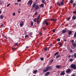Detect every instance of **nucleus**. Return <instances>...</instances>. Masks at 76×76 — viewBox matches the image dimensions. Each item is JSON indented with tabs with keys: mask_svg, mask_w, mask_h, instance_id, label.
Masks as SVG:
<instances>
[{
	"mask_svg": "<svg viewBox=\"0 0 76 76\" xmlns=\"http://www.w3.org/2000/svg\"><path fill=\"white\" fill-rule=\"evenodd\" d=\"M71 68L74 70L76 69V65L74 64H71Z\"/></svg>",
	"mask_w": 76,
	"mask_h": 76,
	"instance_id": "nucleus-1",
	"label": "nucleus"
},
{
	"mask_svg": "<svg viewBox=\"0 0 76 76\" xmlns=\"http://www.w3.org/2000/svg\"><path fill=\"white\" fill-rule=\"evenodd\" d=\"M33 3V1L30 0H29L27 4L28 5H30V6H31L32 5V3Z\"/></svg>",
	"mask_w": 76,
	"mask_h": 76,
	"instance_id": "nucleus-2",
	"label": "nucleus"
},
{
	"mask_svg": "<svg viewBox=\"0 0 76 76\" xmlns=\"http://www.w3.org/2000/svg\"><path fill=\"white\" fill-rule=\"evenodd\" d=\"M24 22L22 21L20 23V27H22L23 26V24Z\"/></svg>",
	"mask_w": 76,
	"mask_h": 76,
	"instance_id": "nucleus-3",
	"label": "nucleus"
},
{
	"mask_svg": "<svg viewBox=\"0 0 76 76\" xmlns=\"http://www.w3.org/2000/svg\"><path fill=\"white\" fill-rule=\"evenodd\" d=\"M39 5H36L35 8L34 9L35 11H37V10H38L39 8Z\"/></svg>",
	"mask_w": 76,
	"mask_h": 76,
	"instance_id": "nucleus-4",
	"label": "nucleus"
},
{
	"mask_svg": "<svg viewBox=\"0 0 76 76\" xmlns=\"http://www.w3.org/2000/svg\"><path fill=\"white\" fill-rule=\"evenodd\" d=\"M71 72V69H67L66 71V73H70Z\"/></svg>",
	"mask_w": 76,
	"mask_h": 76,
	"instance_id": "nucleus-5",
	"label": "nucleus"
},
{
	"mask_svg": "<svg viewBox=\"0 0 76 76\" xmlns=\"http://www.w3.org/2000/svg\"><path fill=\"white\" fill-rule=\"evenodd\" d=\"M56 67L57 69H60L62 67V66L61 65H57L56 66Z\"/></svg>",
	"mask_w": 76,
	"mask_h": 76,
	"instance_id": "nucleus-6",
	"label": "nucleus"
},
{
	"mask_svg": "<svg viewBox=\"0 0 76 76\" xmlns=\"http://www.w3.org/2000/svg\"><path fill=\"white\" fill-rule=\"evenodd\" d=\"M51 69V67L50 66H48L46 67V69H47L48 70H50Z\"/></svg>",
	"mask_w": 76,
	"mask_h": 76,
	"instance_id": "nucleus-7",
	"label": "nucleus"
},
{
	"mask_svg": "<svg viewBox=\"0 0 76 76\" xmlns=\"http://www.w3.org/2000/svg\"><path fill=\"white\" fill-rule=\"evenodd\" d=\"M50 72H47L46 73V74H45V76H48L50 74Z\"/></svg>",
	"mask_w": 76,
	"mask_h": 76,
	"instance_id": "nucleus-8",
	"label": "nucleus"
},
{
	"mask_svg": "<svg viewBox=\"0 0 76 76\" xmlns=\"http://www.w3.org/2000/svg\"><path fill=\"white\" fill-rule=\"evenodd\" d=\"M65 71H63L61 73V74H60L61 75H65Z\"/></svg>",
	"mask_w": 76,
	"mask_h": 76,
	"instance_id": "nucleus-9",
	"label": "nucleus"
},
{
	"mask_svg": "<svg viewBox=\"0 0 76 76\" xmlns=\"http://www.w3.org/2000/svg\"><path fill=\"white\" fill-rule=\"evenodd\" d=\"M67 31V30L65 29H64L62 31V33L63 34H64L66 33Z\"/></svg>",
	"mask_w": 76,
	"mask_h": 76,
	"instance_id": "nucleus-10",
	"label": "nucleus"
},
{
	"mask_svg": "<svg viewBox=\"0 0 76 76\" xmlns=\"http://www.w3.org/2000/svg\"><path fill=\"white\" fill-rule=\"evenodd\" d=\"M64 1H61V6H64Z\"/></svg>",
	"mask_w": 76,
	"mask_h": 76,
	"instance_id": "nucleus-11",
	"label": "nucleus"
},
{
	"mask_svg": "<svg viewBox=\"0 0 76 76\" xmlns=\"http://www.w3.org/2000/svg\"><path fill=\"white\" fill-rule=\"evenodd\" d=\"M72 31H69L68 33V34H69V35H71V34H72Z\"/></svg>",
	"mask_w": 76,
	"mask_h": 76,
	"instance_id": "nucleus-12",
	"label": "nucleus"
},
{
	"mask_svg": "<svg viewBox=\"0 0 76 76\" xmlns=\"http://www.w3.org/2000/svg\"><path fill=\"white\" fill-rule=\"evenodd\" d=\"M44 23H46V25H47V26L48 25V23L47 21H44Z\"/></svg>",
	"mask_w": 76,
	"mask_h": 76,
	"instance_id": "nucleus-13",
	"label": "nucleus"
},
{
	"mask_svg": "<svg viewBox=\"0 0 76 76\" xmlns=\"http://www.w3.org/2000/svg\"><path fill=\"white\" fill-rule=\"evenodd\" d=\"M72 19H73V20H76V16H73L72 17Z\"/></svg>",
	"mask_w": 76,
	"mask_h": 76,
	"instance_id": "nucleus-14",
	"label": "nucleus"
},
{
	"mask_svg": "<svg viewBox=\"0 0 76 76\" xmlns=\"http://www.w3.org/2000/svg\"><path fill=\"white\" fill-rule=\"evenodd\" d=\"M36 3H34L32 5V8H35V5H36Z\"/></svg>",
	"mask_w": 76,
	"mask_h": 76,
	"instance_id": "nucleus-15",
	"label": "nucleus"
},
{
	"mask_svg": "<svg viewBox=\"0 0 76 76\" xmlns=\"http://www.w3.org/2000/svg\"><path fill=\"white\" fill-rule=\"evenodd\" d=\"M49 70H48V69H45L44 70H43V72H47V71Z\"/></svg>",
	"mask_w": 76,
	"mask_h": 76,
	"instance_id": "nucleus-16",
	"label": "nucleus"
},
{
	"mask_svg": "<svg viewBox=\"0 0 76 76\" xmlns=\"http://www.w3.org/2000/svg\"><path fill=\"white\" fill-rule=\"evenodd\" d=\"M37 70H34L33 73V74H35V73H37Z\"/></svg>",
	"mask_w": 76,
	"mask_h": 76,
	"instance_id": "nucleus-17",
	"label": "nucleus"
},
{
	"mask_svg": "<svg viewBox=\"0 0 76 76\" xmlns=\"http://www.w3.org/2000/svg\"><path fill=\"white\" fill-rule=\"evenodd\" d=\"M60 57V55L58 54V56H57L56 57V58H58Z\"/></svg>",
	"mask_w": 76,
	"mask_h": 76,
	"instance_id": "nucleus-18",
	"label": "nucleus"
},
{
	"mask_svg": "<svg viewBox=\"0 0 76 76\" xmlns=\"http://www.w3.org/2000/svg\"><path fill=\"white\" fill-rule=\"evenodd\" d=\"M53 59H52L50 61V63H52L53 62Z\"/></svg>",
	"mask_w": 76,
	"mask_h": 76,
	"instance_id": "nucleus-19",
	"label": "nucleus"
},
{
	"mask_svg": "<svg viewBox=\"0 0 76 76\" xmlns=\"http://www.w3.org/2000/svg\"><path fill=\"white\" fill-rule=\"evenodd\" d=\"M34 23L33 21H31V26H33V25Z\"/></svg>",
	"mask_w": 76,
	"mask_h": 76,
	"instance_id": "nucleus-20",
	"label": "nucleus"
},
{
	"mask_svg": "<svg viewBox=\"0 0 76 76\" xmlns=\"http://www.w3.org/2000/svg\"><path fill=\"white\" fill-rule=\"evenodd\" d=\"M44 7V4H41L40 5V7Z\"/></svg>",
	"mask_w": 76,
	"mask_h": 76,
	"instance_id": "nucleus-21",
	"label": "nucleus"
},
{
	"mask_svg": "<svg viewBox=\"0 0 76 76\" xmlns=\"http://www.w3.org/2000/svg\"><path fill=\"white\" fill-rule=\"evenodd\" d=\"M57 4L58 5V6H61V4L59 2H57Z\"/></svg>",
	"mask_w": 76,
	"mask_h": 76,
	"instance_id": "nucleus-22",
	"label": "nucleus"
},
{
	"mask_svg": "<svg viewBox=\"0 0 76 76\" xmlns=\"http://www.w3.org/2000/svg\"><path fill=\"white\" fill-rule=\"evenodd\" d=\"M59 53L58 52H57L56 53H55L54 54V56H56Z\"/></svg>",
	"mask_w": 76,
	"mask_h": 76,
	"instance_id": "nucleus-23",
	"label": "nucleus"
},
{
	"mask_svg": "<svg viewBox=\"0 0 76 76\" xmlns=\"http://www.w3.org/2000/svg\"><path fill=\"white\" fill-rule=\"evenodd\" d=\"M0 18L1 19H3V16L2 15H1V16H0Z\"/></svg>",
	"mask_w": 76,
	"mask_h": 76,
	"instance_id": "nucleus-24",
	"label": "nucleus"
},
{
	"mask_svg": "<svg viewBox=\"0 0 76 76\" xmlns=\"http://www.w3.org/2000/svg\"><path fill=\"white\" fill-rule=\"evenodd\" d=\"M73 2H74V1H73L72 0H71L70 1V3H71V4H72Z\"/></svg>",
	"mask_w": 76,
	"mask_h": 76,
	"instance_id": "nucleus-25",
	"label": "nucleus"
},
{
	"mask_svg": "<svg viewBox=\"0 0 76 76\" xmlns=\"http://www.w3.org/2000/svg\"><path fill=\"white\" fill-rule=\"evenodd\" d=\"M52 21H54V22H56V20L55 19H52Z\"/></svg>",
	"mask_w": 76,
	"mask_h": 76,
	"instance_id": "nucleus-26",
	"label": "nucleus"
},
{
	"mask_svg": "<svg viewBox=\"0 0 76 76\" xmlns=\"http://www.w3.org/2000/svg\"><path fill=\"white\" fill-rule=\"evenodd\" d=\"M73 45L74 46V47H76V43H73Z\"/></svg>",
	"mask_w": 76,
	"mask_h": 76,
	"instance_id": "nucleus-27",
	"label": "nucleus"
},
{
	"mask_svg": "<svg viewBox=\"0 0 76 76\" xmlns=\"http://www.w3.org/2000/svg\"><path fill=\"white\" fill-rule=\"evenodd\" d=\"M42 3L45 4V0H42Z\"/></svg>",
	"mask_w": 76,
	"mask_h": 76,
	"instance_id": "nucleus-28",
	"label": "nucleus"
},
{
	"mask_svg": "<svg viewBox=\"0 0 76 76\" xmlns=\"http://www.w3.org/2000/svg\"><path fill=\"white\" fill-rule=\"evenodd\" d=\"M15 49H16V50L17 49H18V48H12V50H14Z\"/></svg>",
	"mask_w": 76,
	"mask_h": 76,
	"instance_id": "nucleus-29",
	"label": "nucleus"
},
{
	"mask_svg": "<svg viewBox=\"0 0 76 76\" xmlns=\"http://www.w3.org/2000/svg\"><path fill=\"white\" fill-rule=\"evenodd\" d=\"M33 35V33L32 32H30V33H29V35Z\"/></svg>",
	"mask_w": 76,
	"mask_h": 76,
	"instance_id": "nucleus-30",
	"label": "nucleus"
},
{
	"mask_svg": "<svg viewBox=\"0 0 76 76\" xmlns=\"http://www.w3.org/2000/svg\"><path fill=\"white\" fill-rule=\"evenodd\" d=\"M74 37L75 38L76 37V32H75V34H74Z\"/></svg>",
	"mask_w": 76,
	"mask_h": 76,
	"instance_id": "nucleus-31",
	"label": "nucleus"
},
{
	"mask_svg": "<svg viewBox=\"0 0 76 76\" xmlns=\"http://www.w3.org/2000/svg\"><path fill=\"white\" fill-rule=\"evenodd\" d=\"M28 37H29V36H28V35H26L25 36V38H28Z\"/></svg>",
	"mask_w": 76,
	"mask_h": 76,
	"instance_id": "nucleus-32",
	"label": "nucleus"
},
{
	"mask_svg": "<svg viewBox=\"0 0 76 76\" xmlns=\"http://www.w3.org/2000/svg\"><path fill=\"white\" fill-rule=\"evenodd\" d=\"M47 47L44 48V51H47Z\"/></svg>",
	"mask_w": 76,
	"mask_h": 76,
	"instance_id": "nucleus-33",
	"label": "nucleus"
},
{
	"mask_svg": "<svg viewBox=\"0 0 76 76\" xmlns=\"http://www.w3.org/2000/svg\"><path fill=\"white\" fill-rule=\"evenodd\" d=\"M14 45H15V46H17V45H18V43H15Z\"/></svg>",
	"mask_w": 76,
	"mask_h": 76,
	"instance_id": "nucleus-34",
	"label": "nucleus"
},
{
	"mask_svg": "<svg viewBox=\"0 0 76 76\" xmlns=\"http://www.w3.org/2000/svg\"><path fill=\"white\" fill-rule=\"evenodd\" d=\"M34 22H36L37 21V19H34Z\"/></svg>",
	"mask_w": 76,
	"mask_h": 76,
	"instance_id": "nucleus-35",
	"label": "nucleus"
},
{
	"mask_svg": "<svg viewBox=\"0 0 76 76\" xmlns=\"http://www.w3.org/2000/svg\"><path fill=\"white\" fill-rule=\"evenodd\" d=\"M74 56L75 58H76V53H74Z\"/></svg>",
	"mask_w": 76,
	"mask_h": 76,
	"instance_id": "nucleus-36",
	"label": "nucleus"
},
{
	"mask_svg": "<svg viewBox=\"0 0 76 76\" xmlns=\"http://www.w3.org/2000/svg\"><path fill=\"white\" fill-rule=\"evenodd\" d=\"M4 37L6 39H7V37H6V36L4 35Z\"/></svg>",
	"mask_w": 76,
	"mask_h": 76,
	"instance_id": "nucleus-37",
	"label": "nucleus"
},
{
	"mask_svg": "<svg viewBox=\"0 0 76 76\" xmlns=\"http://www.w3.org/2000/svg\"><path fill=\"white\" fill-rule=\"evenodd\" d=\"M40 59L41 61H43V60H44V58H41Z\"/></svg>",
	"mask_w": 76,
	"mask_h": 76,
	"instance_id": "nucleus-38",
	"label": "nucleus"
},
{
	"mask_svg": "<svg viewBox=\"0 0 76 76\" xmlns=\"http://www.w3.org/2000/svg\"><path fill=\"white\" fill-rule=\"evenodd\" d=\"M75 5H76V3H75L73 4V7H75Z\"/></svg>",
	"mask_w": 76,
	"mask_h": 76,
	"instance_id": "nucleus-39",
	"label": "nucleus"
},
{
	"mask_svg": "<svg viewBox=\"0 0 76 76\" xmlns=\"http://www.w3.org/2000/svg\"><path fill=\"white\" fill-rule=\"evenodd\" d=\"M1 28H3V24H2V25H1Z\"/></svg>",
	"mask_w": 76,
	"mask_h": 76,
	"instance_id": "nucleus-40",
	"label": "nucleus"
},
{
	"mask_svg": "<svg viewBox=\"0 0 76 76\" xmlns=\"http://www.w3.org/2000/svg\"><path fill=\"white\" fill-rule=\"evenodd\" d=\"M37 23H38V24H39V20H37Z\"/></svg>",
	"mask_w": 76,
	"mask_h": 76,
	"instance_id": "nucleus-41",
	"label": "nucleus"
},
{
	"mask_svg": "<svg viewBox=\"0 0 76 76\" xmlns=\"http://www.w3.org/2000/svg\"><path fill=\"white\" fill-rule=\"evenodd\" d=\"M70 60L71 61V62H72L73 61V59L72 58L70 59Z\"/></svg>",
	"mask_w": 76,
	"mask_h": 76,
	"instance_id": "nucleus-42",
	"label": "nucleus"
},
{
	"mask_svg": "<svg viewBox=\"0 0 76 76\" xmlns=\"http://www.w3.org/2000/svg\"><path fill=\"white\" fill-rule=\"evenodd\" d=\"M10 4H7V7H8L10 5Z\"/></svg>",
	"mask_w": 76,
	"mask_h": 76,
	"instance_id": "nucleus-43",
	"label": "nucleus"
},
{
	"mask_svg": "<svg viewBox=\"0 0 76 76\" xmlns=\"http://www.w3.org/2000/svg\"><path fill=\"white\" fill-rule=\"evenodd\" d=\"M15 12H14V13H13V15L14 16H15Z\"/></svg>",
	"mask_w": 76,
	"mask_h": 76,
	"instance_id": "nucleus-44",
	"label": "nucleus"
},
{
	"mask_svg": "<svg viewBox=\"0 0 76 76\" xmlns=\"http://www.w3.org/2000/svg\"><path fill=\"white\" fill-rule=\"evenodd\" d=\"M55 31H56V30H55V29H53V32H56Z\"/></svg>",
	"mask_w": 76,
	"mask_h": 76,
	"instance_id": "nucleus-45",
	"label": "nucleus"
},
{
	"mask_svg": "<svg viewBox=\"0 0 76 76\" xmlns=\"http://www.w3.org/2000/svg\"><path fill=\"white\" fill-rule=\"evenodd\" d=\"M73 51L72 50V49H70V53H72Z\"/></svg>",
	"mask_w": 76,
	"mask_h": 76,
	"instance_id": "nucleus-46",
	"label": "nucleus"
},
{
	"mask_svg": "<svg viewBox=\"0 0 76 76\" xmlns=\"http://www.w3.org/2000/svg\"><path fill=\"white\" fill-rule=\"evenodd\" d=\"M57 40H58V41H60V39L59 38H58L57 39Z\"/></svg>",
	"mask_w": 76,
	"mask_h": 76,
	"instance_id": "nucleus-47",
	"label": "nucleus"
},
{
	"mask_svg": "<svg viewBox=\"0 0 76 76\" xmlns=\"http://www.w3.org/2000/svg\"><path fill=\"white\" fill-rule=\"evenodd\" d=\"M59 45L60 46H62V44H61V43H60V44Z\"/></svg>",
	"mask_w": 76,
	"mask_h": 76,
	"instance_id": "nucleus-48",
	"label": "nucleus"
},
{
	"mask_svg": "<svg viewBox=\"0 0 76 76\" xmlns=\"http://www.w3.org/2000/svg\"><path fill=\"white\" fill-rule=\"evenodd\" d=\"M73 13H74V14H76V11H73Z\"/></svg>",
	"mask_w": 76,
	"mask_h": 76,
	"instance_id": "nucleus-49",
	"label": "nucleus"
},
{
	"mask_svg": "<svg viewBox=\"0 0 76 76\" xmlns=\"http://www.w3.org/2000/svg\"><path fill=\"white\" fill-rule=\"evenodd\" d=\"M70 19V18L69 17H68V19H67L68 20V21Z\"/></svg>",
	"mask_w": 76,
	"mask_h": 76,
	"instance_id": "nucleus-50",
	"label": "nucleus"
},
{
	"mask_svg": "<svg viewBox=\"0 0 76 76\" xmlns=\"http://www.w3.org/2000/svg\"><path fill=\"white\" fill-rule=\"evenodd\" d=\"M20 10V9H18V12L19 13H20V12L19 11V10Z\"/></svg>",
	"mask_w": 76,
	"mask_h": 76,
	"instance_id": "nucleus-51",
	"label": "nucleus"
},
{
	"mask_svg": "<svg viewBox=\"0 0 76 76\" xmlns=\"http://www.w3.org/2000/svg\"><path fill=\"white\" fill-rule=\"evenodd\" d=\"M74 42V40H72L71 41V42L73 43Z\"/></svg>",
	"mask_w": 76,
	"mask_h": 76,
	"instance_id": "nucleus-52",
	"label": "nucleus"
},
{
	"mask_svg": "<svg viewBox=\"0 0 76 76\" xmlns=\"http://www.w3.org/2000/svg\"><path fill=\"white\" fill-rule=\"evenodd\" d=\"M71 55H69V56H68V58H70V57H71Z\"/></svg>",
	"mask_w": 76,
	"mask_h": 76,
	"instance_id": "nucleus-53",
	"label": "nucleus"
},
{
	"mask_svg": "<svg viewBox=\"0 0 76 76\" xmlns=\"http://www.w3.org/2000/svg\"><path fill=\"white\" fill-rule=\"evenodd\" d=\"M37 12H36L35 13H34V15H37Z\"/></svg>",
	"mask_w": 76,
	"mask_h": 76,
	"instance_id": "nucleus-54",
	"label": "nucleus"
},
{
	"mask_svg": "<svg viewBox=\"0 0 76 76\" xmlns=\"http://www.w3.org/2000/svg\"><path fill=\"white\" fill-rule=\"evenodd\" d=\"M17 1L19 2H20L21 1V0H17Z\"/></svg>",
	"mask_w": 76,
	"mask_h": 76,
	"instance_id": "nucleus-55",
	"label": "nucleus"
},
{
	"mask_svg": "<svg viewBox=\"0 0 76 76\" xmlns=\"http://www.w3.org/2000/svg\"><path fill=\"white\" fill-rule=\"evenodd\" d=\"M52 43H51V44H50V46H52Z\"/></svg>",
	"mask_w": 76,
	"mask_h": 76,
	"instance_id": "nucleus-56",
	"label": "nucleus"
},
{
	"mask_svg": "<svg viewBox=\"0 0 76 76\" xmlns=\"http://www.w3.org/2000/svg\"><path fill=\"white\" fill-rule=\"evenodd\" d=\"M39 34L42 35V33L41 32H40L39 33Z\"/></svg>",
	"mask_w": 76,
	"mask_h": 76,
	"instance_id": "nucleus-57",
	"label": "nucleus"
},
{
	"mask_svg": "<svg viewBox=\"0 0 76 76\" xmlns=\"http://www.w3.org/2000/svg\"><path fill=\"white\" fill-rule=\"evenodd\" d=\"M29 47L28 46H26V48L28 49V48Z\"/></svg>",
	"mask_w": 76,
	"mask_h": 76,
	"instance_id": "nucleus-58",
	"label": "nucleus"
},
{
	"mask_svg": "<svg viewBox=\"0 0 76 76\" xmlns=\"http://www.w3.org/2000/svg\"><path fill=\"white\" fill-rule=\"evenodd\" d=\"M64 41H65V42H66V41L67 40H66V39H64Z\"/></svg>",
	"mask_w": 76,
	"mask_h": 76,
	"instance_id": "nucleus-59",
	"label": "nucleus"
},
{
	"mask_svg": "<svg viewBox=\"0 0 76 76\" xmlns=\"http://www.w3.org/2000/svg\"><path fill=\"white\" fill-rule=\"evenodd\" d=\"M39 18H37V20H38L39 19Z\"/></svg>",
	"mask_w": 76,
	"mask_h": 76,
	"instance_id": "nucleus-60",
	"label": "nucleus"
},
{
	"mask_svg": "<svg viewBox=\"0 0 76 76\" xmlns=\"http://www.w3.org/2000/svg\"><path fill=\"white\" fill-rule=\"evenodd\" d=\"M40 17V15H39L38 17L37 18H39Z\"/></svg>",
	"mask_w": 76,
	"mask_h": 76,
	"instance_id": "nucleus-61",
	"label": "nucleus"
},
{
	"mask_svg": "<svg viewBox=\"0 0 76 76\" xmlns=\"http://www.w3.org/2000/svg\"><path fill=\"white\" fill-rule=\"evenodd\" d=\"M27 32L26 31H25V32L24 33V34L25 35H26V34Z\"/></svg>",
	"mask_w": 76,
	"mask_h": 76,
	"instance_id": "nucleus-62",
	"label": "nucleus"
},
{
	"mask_svg": "<svg viewBox=\"0 0 76 76\" xmlns=\"http://www.w3.org/2000/svg\"><path fill=\"white\" fill-rule=\"evenodd\" d=\"M2 13V11L1 10H0V14H1Z\"/></svg>",
	"mask_w": 76,
	"mask_h": 76,
	"instance_id": "nucleus-63",
	"label": "nucleus"
},
{
	"mask_svg": "<svg viewBox=\"0 0 76 76\" xmlns=\"http://www.w3.org/2000/svg\"><path fill=\"white\" fill-rule=\"evenodd\" d=\"M71 76H75V75H71Z\"/></svg>",
	"mask_w": 76,
	"mask_h": 76,
	"instance_id": "nucleus-64",
	"label": "nucleus"
}]
</instances>
